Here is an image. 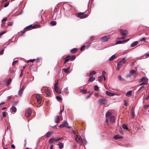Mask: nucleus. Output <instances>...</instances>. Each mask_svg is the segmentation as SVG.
Returning a JSON list of instances; mask_svg holds the SVG:
<instances>
[{
	"mask_svg": "<svg viewBox=\"0 0 149 149\" xmlns=\"http://www.w3.org/2000/svg\"><path fill=\"white\" fill-rule=\"evenodd\" d=\"M69 68H63V70L66 73H68L69 72Z\"/></svg>",
	"mask_w": 149,
	"mask_h": 149,
	"instance_id": "obj_34",
	"label": "nucleus"
},
{
	"mask_svg": "<svg viewBox=\"0 0 149 149\" xmlns=\"http://www.w3.org/2000/svg\"><path fill=\"white\" fill-rule=\"evenodd\" d=\"M149 107V105H146L145 106L144 108L145 109H147V108Z\"/></svg>",
	"mask_w": 149,
	"mask_h": 149,
	"instance_id": "obj_63",
	"label": "nucleus"
},
{
	"mask_svg": "<svg viewBox=\"0 0 149 149\" xmlns=\"http://www.w3.org/2000/svg\"><path fill=\"white\" fill-rule=\"evenodd\" d=\"M119 32L121 35L123 36H126L128 34V31L126 30H123V29H120Z\"/></svg>",
	"mask_w": 149,
	"mask_h": 149,
	"instance_id": "obj_6",
	"label": "nucleus"
},
{
	"mask_svg": "<svg viewBox=\"0 0 149 149\" xmlns=\"http://www.w3.org/2000/svg\"><path fill=\"white\" fill-rule=\"evenodd\" d=\"M5 33V31H3L1 32V33H0V36H1L2 35Z\"/></svg>",
	"mask_w": 149,
	"mask_h": 149,
	"instance_id": "obj_60",
	"label": "nucleus"
},
{
	"mask_svg": "<svg viewBox=\"0 0 149 149\" xmlns=\"http://www.w3.org/2000/svg\"><path fill=\"white\" fill-rule=\"evenodd\" d=\"M69 57L70 58V61H72L75 59L76 58V56L75 55H73L72 56H69Z\"/></svg>",
	"mask_w": 149,
	"mask_h": 149,
	"instance_id": "obj_23",
	"label": "nucleus"
},
{
	"mask_svg": "<svg viewBox=\"0 0 149 149\" xmlns=\"http://www.w3.org/2000/svg\"><path fill=\"white\" fill-rule=\"evenodd\" d=\"M56 97L59 100H62L61 98L59 96H57Z\"/></svg>",
	"mask_w": 149,
	"mask_h": 149,
	"instance_id": "obj_49",
	"label": "nucleus"
},
{
	"mask_svg": "<svg viewBox=\"0 0 149 149\" xmlns=\"http://www.w3.org/2000/svg\"><path fill=\"white\" fill-rule=\"evenodd\" d=\"M138 44V42L135 41L132 43L131 45V46L132 47H134L136 45H137Z\"/></svg>",
	"mask_w": 149,
	"mask_h": 149,
	"instance_id": "obj_25",
	"label": "nucleus"
},
{
	"mask_svg": "<svg viewBox=\"0 0 149 149\" xmlns=\"http://www.w3.org/2000/svg\"><path fill=\"white\" fill-rule=\"evenodd\" d=\"M109 36H105L101 38V40L103 42H106L108 40V39L110 38Z\"/></svg>",
	"mask_w": 149,
	"mask_h": 149,
	"instance_id": "obj_8",
	"label": "nucleus"
},
{
	"mask_svg": "<svg viewBox=\"0 0 149 149\" xmlns=\"http://www.w3.org/2000/svg\"><path fill=\"white\" fill-rule=\"evenodd\" d=\"M78 49L76 48H74L71 49L70 51V52L73 54H74L76 53Z\"/></svg>",
	"mask_w": 149,
	"mask_h": 149,
	"instance_id": "obj_14",
	"label": "nucleus"
},
{
	"mask_svg": "<svg viewBox=\"0 0 149 149\" xmlns=\"http://www.w3.org/2000/svg\"><path fill=\"white\" fill-rule=\"evenodd\" d=\"M53 134V132H48L45 135V137L47 138L50 137Z\"/></svg>",
	"mask_w": 149,
	"mask_h": 149,
	"instance_id": "obj_12",
	"label": "nucleus"
},
{
	"mask_svg": "<svg viewBox=\"0 0 149 149\" xmlns=\"http://www.w3.org/2000/svg\"><path fill=\"white\" fill-rule=\"evenodd\" d=\"M58 145L59 146V148L60 149H61L63 147L64 144L62 143L59 142L58 144Z\"/></svg>",
	"mask_w": 149,
	"mask_h": 149,
	"instance_id": "obj_20",
	"label": "nucleus"
},
{
	"mask_svg": "<svg viewBox=\"0 0 149 149\" xmlns=\"http://www.w3.org/2000/svg\"><path fill=\"white\" fill-rule=\"evenodd\" d=\"M132 91H129L126 94V95L128 97H130L132 95Z\"/></svg>",
	"mask_w": 149,
	"mask_h": 149,
	"instance_id": "obj_22",
	"label": "nucleus"
},
{
	"mask_svg": "<svg viewBox=\"0 0 149 149\" xmlns=\"http://www.w3.org/2000/svg\"><path fill=\"white\" fill-rule=\"evenodd\" d=\"M35 60H36V59H31L29 60H28L27 62V63H28L29 62H33Z\"/></svg>",
	"mask_w": 149,
	"mask_h": 149,
	"instance_id": "obj_43",
	"label": "nucleus"
},
{
	"mask_svg": "<svg viewBox=\"0 0 149 149\" xmlns=\"http://www.w3.org/2000/svg\"><path fill=\"white\" fill-rule=\"evenodd\" d=\"M45 92L46 94L48 96L50 95V91L48 89L45 90Z\"/></svg>",
	"mask_w": 149,
	"mask_h": 149,
	"instance_id": "obj_31",
	"label": "nucleus"
},
{
	"mask_svg": "<svg viewBox=\"0 0 149 149\" xmlns=\"http://www.w3.org/2000/svg\"><path fill=\"white\" fill-rule=\"evenodd\" d=\"M122 138V136H120L118 135H116L113 137V138L117 139H121Z\"/></svg>",
	"mask_w": 149,
	"mask_h": 149,
	"instance_id": "obj_30",
	"label": "nucleus"
},
{
	"mask_svg": "<svg viewBox=\"0 0 149 149\" xmlns=\"http://www.w3.org/2000/svg\"><path fill=\"white\" fill-rule=\"evenodd\" d=\"M86 47L85 45H83L82 47L80 48V50L81 51H83L85 47Z\"/></svg>",
	"mask_w": 149,
	"mask_h": 149,
	"instance_id": "obj_41",
	"label": "nucleus"
},
{
	"mask_svg": "<svg viewBox=\"0 0 149 149\" xmlns=\"http://www.w3.org/2000/svg\"><path fill=\"white\" fill-rule=\"evenodd\" d=\"M58 80L55 83V84L54 85V88H56L57 87H58L57 86V84H58Z\"/></svg>",
	"mask_w": 149,
	"mask_h": 149,
	"instance_id": "obj_48",
	"label": "nucleus"
},
{
	"mask_svg": "<svg viewBox=\"0 0 149 149\" xmlns=\"http://www.w3.org/2000/svg\"><path fill=\"white\" fill-rule=\"evenodd\" d=\"M6 112H2L3 117V118L6 117Z\"/></svg>",
	"mask_w": 149,
	"mask_h": 149,
	"instance_id": "obj_42",
	"label": "nucleus"
},
{
	"mask_svg": "<svg viewBox=\"0 0 149 149\" xmlns=\"http://www.w3.org/2000/svg\"><path fill=\"white\" fill-rule=\"evenodd\" d=\"M11 79H9L7 81V86H8L10 83L11 82Z\"/></svg>",
	"mask_w": 149,
	"mask_h": 149,
	"instance_id": "obj_38",
	"label": "nucleus"
},
{
	"mask_svg": "<svg viewBox=\"0 0 149 149\" xmlns=\"http://www.w3.org/2000/svg\"><path fill=\"white\" fill-rule=\"evenodd\" d=\"M131 113V118H134V111L133 110H132Z\"/></svg>",
	"mask_w": 149,
	"mask_h": 149,
	"instance_id": "obj_36",
	"label": "nucleus"
},
{
	"mask_svg": "<svg viewBox=\"0 0 149 149\" xmlns=\"http://www.w3.org/2000/svg\"><path fill=\"white\" fill-rule=\"evenodd\" d=\"M99 77L100 78V79H99L98 80L99 81H101V80L102 78V76H100Z\"/></svg>",
	"mask_w": 149,
	"mask_h": 149,
	"instance_id": "obj_59",
	"label": "nucleus"
},
{
	"mask_svg": "<svg viewBox=\"0 0 149 149\" xmlns=\"http://www.w3.org/2000/svg\"><path fill=\"white\" fill-rule=\"evenodd\" d=\"M32 112L31 109L30 108L28 109L25 112V116L27 117H29L31 115Z\"/></svg>",
	"mask_w": 149,
	"mask_h": 149,
	"instance_id": "obj_7",
	"label": "nucleus"
},
{
	"mask_svg": "<svg viewBox=\"0 0 149 149\" xmlns=\"http://www.w3.org/2000/svg\"><path fill=\"white\" fill-rule=\"evenodd\" d=\"M8 26H11L13 25V22H8Z\"/></svg>",
	"mask_w": 149,
	"mask_h": 149,
	"instance_id": "obj_50",
	"label": "nucleus"
},
{
	"mask_svg": "<svg viewBox=\"0 0 149 149\" xmlns=\"http://www.w3.org/2000/svg\"><path fill=\"white\" fill-rule=\"evenodd\" d=\"M118 79L119 80L122 81H125V80L120 75L118 77Z\"/></svg>",
	"mask_w": 149,
	"mask_h": 149,
	"instance_id": "obj_29",
	"label": "nucleus"
},
{
	"mask_svg": "<svg viewBox=\"0 0 149 149\" xmlns=\"http://www.w3.org/2000/svg\"><path fill=\"white\" fill-rule=\"evenodd\" d=\"M94 88L95 91H97L98 89V87L97 85H95L94 86Z\"/></svg>",
	"mask_w": 149,
	"mask_h": 149,
	"instance_id": "obj_45",
	"label": "nucleus"
},
{
	"mask_svg": "<svg viewBox=\"0 0 149 149\" xmlns=\"http://www.w3.org/2000/svg\"><path fill=\"white\" fill-rule=\"evenodd\" d=\"M63 118L62 116L57 115L56 116L55 118V122L56 123H59L61 120H62Z\"/></svg>",
	"mask_w": 149,
	"mask_h": 149,
	"instance_id": "obj_5",
	"label": "nucleus"
},
{
	"mask_svg": "<svg viewBox=\"0 0 149 149\" xmlns=\"http://www.w3.org/2000/svg\"><path fill=\"white\" fill-rule=\"evenodd\" d=\"M124 105L125 106H127V103L125 101Z\"/></svg>",
	"mask_w": 149,
	"mask_h": 149,
	"instance_id": "obj_62",
	"label": "nucleus"
},
{
	"mask_svg": "<svg viewBox=\"0 0 149 149\" xmlns=\"http://www.w3.org/2000/svg\"><path fill=\"white\" fill-rule=\"evenodd\" d=\"M40 61V59L38 58H37L36 59V62L39 63Z\"/></svg>",
	"mask_w": 149,
	"mask_h": 149,
	"instance_id": "obj_58",
	"label": "nucleus"
},
{
	"mask_svg": "<svg viewBox=\"0 0 149 149\" xmlns=\"http://www.w3.org/2000/svg\"><path fill=\"white\" fill-rule=\"evenodd\" d=\"M106 72L104 71H102V76H105L104 75V74H106Z\"/></svg>",
	"mask_w": 149,
	"mask_h": 149,
	"instance_id": "obj_61",
	"label": "nucleus"
},
{
	"mask_svg": "<svg viewBox=\"0 0 149 149\" xmlns=\"http://www.w3.org/2000/svg\"><path fill=\"white\" fill-rule=\"evenodd\" d=\"M23 70H21V73H20V77H22V76L23 75Z\"/></svg>",
	"mask_w": 149,
	"mask_h": 149,
	"instance_id": "obj_56",
	"label": "nucleus"
},
{
	"mask_svg": "<svg viewBox=\"0 0 149 149\" xmlns=\"http://www.w3.org/2000/svg\"><path fill=\"white\" fill-rule=\"evenodd\" d=\"M81 139V138L78 135H76V137L75 138V140L76 141V142H79V141H80Z\"/></svg>",
	"mask_w": 149,
	"mask_h": 149,
	"instance_id": "obj_16",
	"label": "nucleus"
},
{
	"mask_svg": "<svg viewBox=\"0 0 149 149\" xmlns=\"http://www.w3.org/2000/svg\"><path fill=\"white\" fill-rule=\"evenodd\" d=\"M40 27L39 25L35 24L33 26L32 24L26 27L24 29L23 31H22V34H23L26 32L25 30H31L32 29H35L38 28Z\"/></svg>",
	"mask_w": 149,
	"mask_h": 149,
	"instance_id": "obj_2",
	"label": "nucleus"
},
{
	"mask_svg": "<svg viewBox=\"0 0 149 149\" xmlns=\"http://www.w3.org/2000/svg\"><path fill=\"white\" fill-rule=\"evenodd\" d=\"M59 127L60 128L66 127L68 129L71 128L68 125V124L66 120H64L62 124L59 126Z\"/></svg>",
	"mask_w": 149,
	"mask_h": 149,
	"instance_id": "obj_4",
	"label": "nucleus"
},
{
	"mask_svg": "<svg viewBox=\"0 0 149 149\" xmlns=\"http://www.w3.org/2000/svg\"><path fill=\"white\" fill-rule=\"evenodd\" d=\"M86 47H87V48H88L90 45H89V43H88V42L86 44Z\"/></svg>",
	"mask_w": 149,
	"mask_h": 149,
	"instance_id": "obj_55",
	"label": "nucleus"
},
{
	"mask_svg": "<svg viewBox=\"0 0 149 149\" xmlns=\"http://www.w3.org/2000/svg\"><path fill=\"white\" fill-rule=\"evenodd\" d=\"M18 61H14L12 63V65H15L18 62Z\"/></svg>",
	"mask_w": 149,
	"mask_h": 149,
	"instance_id": "obj_52",
	"label": "nucleus"
},
{
	"mask_svg": "<svg viewBox=\"0 0 149 149\" xmlns=\"http://www.w3.org/2000/svg\"><path fill=\"white\" fill-rule=\"evenodd\" d=\"M96 74V72L94 71H92L90 72L89 74V76H91L93 75H95Z\"/></svg>",
	"mask_w": 149,
	"mask_h": 149,
	"instance_id": "obj_26",
	"label": "nucleus"
},
{
	"mask_svg": "<svg viewBox=\"0 0 149 149\" xmlns=\"http://www.w3.org/2000/svg\"><path fill=\"white\" fill-rule=\"evenodd\" d=\"M142 79H143V82H146V83H147V81H148V79L147 78L145 77H143L142 78Z\"/></svg>",
	"mask_w": 149,
	"mask_h": 149,
	"instance_id": "obj_37",
	"label": "nucleus"
},
{
	"mask_svg": "<svg viewBox=\"0 0 149 149\" xmlns=\"http://www.w3.org/2000/svg\"><path fill=\"white\" fill-rule=\"evenodd\" d=\"M106 94L107 95L110 96H113L114 95V94L110 93L107 91H106Z\"/></svg>",
	"mask_w": 149,
	"mask_h": 149,
	"instance_id": "obj_18",
	"label": "nucleus"
},
{
	"mask_svg": "<svg viewBox=\"0 0 149 149\" xmlns=\"http://www.w3.org/2000/svg\"><path fill=\"white\" fill-rule=\"evenodd\" d=\"M63 109L60 110V113H59V116H62V112H63Z\"/></svg>",
	"mask_w": 149,
	"mask_h": 149,
	"instance_id": "obj_53",
	"label": "nucleus"
},
{
	"mask_svg": "<svg viewBox=\"0 0 149 149\" xmlns=\"http://www.w3.org/2000/svg\"><path fill=\"white\" fill-rule=\"evenodd\" d=\"M54 90L55 92L58 94H60L61 93V90L58 87H57L56 88H54Z\"/></svg>",
	"mask_w": 149,
	"mask_h": 149,
	"instance_id": "obj_13",
	"label": "nucleus"
},
{
	"mask_svg": "<svg viewBox=\"0 0 149 149\" xmlns=\"http://www.w3.org/2000/svg\"><path fill=\"white\" fill-rule=\"evenodd\" d=\"M126 58L125 57H124L122 59V60H121V61H122V62L123 63H125L126 62V61L125 60Z\"/></svg>",
	"mask_w": 149,
	"mask_h": 149,
	"instance_id": "obj_40",
	"label": "nucleus"
},
{
	"mask_svg": "<svg viewBox=\"0 0 149 149\" xmlns=\"http://www.w3.org/2000/svg\"><path fill=\"white\" fill-rule=\"evenodd\" d=\"M147 83H146V82H143L139 86H143L144 85H146L147 84Z\"/></svg>",
	"mask_w": 149,
	"mask_h": 149,
	"instance_id": "obj_46",
	"label": "nucleus"
},
{
	"mask_svg": "<svg viewBox=\"0 0 149 149\" xmlns=\"http://www.w3.org/2000/svg\"><path fill=\"white\" fill-rule=\"evenodd\" d=\"M146 39L144 38H141V40H140L141 41H143V40H145Z\"/></svg>",
	"mask_w": 149,
	"mask_h": 149,
	"instance_id": "obj_64",
	"label": "nucleus"
},
{
	"mask_svg": "<svg viewBox=\"0 0 149 149\" xmlns=\"http://www.w3.org/2000/svg\"><path fill=\"white\" fill-rule=\"evenodd\" d=\"M54 141V137L52 138L49 141V143H53Z\"/></svg>",
	"mask_w": 149,
	"mask_h": 149,
	"instance_id": "obj_33",
	"label": "nucleus"
},
{
	"mask_svg": "<svg viewBox=\"0 0 149 149\" xmlns=\"http://www.w3.org/2000/svg\"><path fill=\"white\" fill-rule=\"evenodd\" d=\"M116 57L115 55H112L109 59V61H113L114 59Z\"/></svg>",
	"mask_w": 149,
	"mask_h": 149,
	"instance_id": "obj_32",
	"label": "nucleus"
},
{
	"mask_svg": "<svg viewBox=\"0 0 149 149\" xmlns=\"http://www.w3.org/2000/svg\"><path fill=\"white\" fill-rule=\"evenodd\" d=\"M7 18H5L2 20V22L3 23V25H4V23H3V22L4 21H6L7 20Z\"/></svg>",
	"mask_w": 149,
	"mask_h": 149,
	"instance_id": "obj_51",
	"label": "nucleus"
},
{
	"mask_svg": "<svg viewBox=\"0 0 149 149\" xmlns=\"http://www.w3.org/2000/svg\"><path fill=\"white\" fill-rule=\"evenodd\" d=\"M69 55H68L66 57L64 58V64H65L69 60H70Z\"/></svg>",
	"mask_w": 149,
	"mask_h": 149,
	"instance_id": "obj_21",
	"label": "nucleus"
},
{
	"mask_svg": "<svg viewBox=\"0 0 149 149\" xmlns=\"http://www.w3.org/2000/svg\"><path fill=\"white\" fill-rule=\"evenodd\" d=\"M36 97L37 100V103L38 104H40L42 102L41 97V96L39 95L38 94L36 95Z\"/></svg>",
	"mask_w": 149,
	"mask_h": 149,
	"instance_id": "obj_9",
	"label": "nucleus"
},
{
	"mask_svg": "<svg viewBox=\"0 0 149 149\" xmlns=\"http://www.w3.org/2000/svg\"><path fill=\"white\" fill-rule=\"evenodd\" d=\"M106 119L105 121L106 124H109L108 119L111 123H114L115 122L114 117L112 116V113L111 111H108L106 114Z\"/></svg>",
	"mask_w": 149,
	"mask_h": 149,
	"instance_id": "obj_1",
	"label": "nucleus"
},
{
	"mask_svg": "<svg viewBox=\"0 0 149 149\" xmlns=\"http://www.w3.org/2000/svg\"><path fill=\"white\" fill-rule=\"evenodd\" d=\"M123 63L122 62V61H119L118 62L117 64V66L116 68V70H119L121 67Z\"/></svg>",
	"mask_w": 149,
	"mask_h": 149,
	"instance_id": "obj_10",
	"label": "nucleus"
},
{
	"mask_svg": "<svg viewBox=\"0 0 149 149\" xmlns=\"http://www.w3.org/2000/svg\"><path fill=\"white\" fill-rule=\"evenodd\" d=\"M81 92H82L84 94H85L87 93V91L86 89L82 90L81 91Z\"/></svg>",
	"mask_w": 149,
	"mask_h": 149,
	"instance_id": "obj_39",
	"label": "nucleus"
},
{
	"mask_svg": "<svg viewBox=\"0 0 149 149\" xmlns=\"http://www.w3.org/2000/svg\"><path fill=\"white\" fill-rule=\"evenodd\" d=\"M56 22L55 21H52L50 23V25L52 26H54L56 25Z\"/></svg>",
	"mask_w": 149,
	"mask_h": 149,
	"instance_id": "obj_24",
	"label": "nucleus"
},
{
	"mask_svg": "<svg viewBox=\"0 0 149 149\" xmlns=\"http://www.w3.org/2000/svg\"><path fill=\"white\" fill-rule=\"evenodd\" d=\"M9 4V2H8L5 4L4 5V7H7Z\"/></svg>",
	"mask_w": 149,
	"mask_h": 149,
	"instance_id": "obj_54",
	"label": "nucleus"
},
{
	"mask_svg": "<svg viewBox=\"0 0 149 149\" xmlns=\"http://www.w3.org/2000/svg\"><path fill=\"white\" fill-rule=\"evenodd\" d=\"M123 42H123V41H117L116 42V44H121V43H123Z\"/></svg>",
	"mask_w": 149,
	"mask_h": 149,
	"instance_id": "obj_44",
	"label": "nucleus"
},
{
	"mask_svg": "<svg viewBox=\"0 0 149 149\" xmlns=\"http://www.w3.org/2000/svg\"><path fill=\"white\" fill-rule=\"evenodd\" d=\"M99 101V103L101 104H106L107 103V101L105 99H100Z\"/></svg>",
	"mask_w": 149,
	"mask_h": 149,
	"instance_id": "obj_11",
	"label": "nucleus"
},
{
	"mask_svg": "<svg viewBox=\"0 0 149 149\" xmlns=\"http://www.w3.org/2000/svg\"><path fill=\"white\" fill-rule=\"evenodd\" d=\"M10 72L12 74L14 73V71L13 69V68H10Z\"/></svg>",
	"mask_w": 149,
	"mask_h": 149,
	"instance_id": "obj_47",
	"label": "nucleus"
},
{
	"mask_svg": "<svg viewBox=\"0 0 149 149\" xmlns=\"http://www.w3.org/2000/svg\"><path fill=\"white\" fill-rule=\"evenodd\" d=\"M11 110L12 111V112H13L14 113H15L17 111V109L16 107L15 106L12 107L11 108Z\"/></svg>",
	"mask_w": 149,
	"mask_h": 149,
	"instance_id": "obj_28",
	"label": "nucleus"
},
{
	"mask_svg": "<svg viewBox=\"0 0 149 149\" xmlns=\"http://www.w3.org/2000/svg\"><path fill=\"white\" fill-rule=\"evenodd\" d=\"M130 73L131 74H135V75H138V73H136V71L134 70H131L130 71Z\"/></svg>",
	"mask_w": 149,
	"mask_h": 149,
	"instance_id": "obj_19",
	"label": "nucleus"
},
{
	"mask_svg": "<svg viewBox=\"0 0 149 149\" xmlns=\"http://www.w3.org/2000/svg\"><path fill=\"white\" fill-rule=\"evenodd\" d=\"M94 37L93 36L91 37L89 40V41L88 42V43H89V45H90L91 43V42L93 41L94 40Z\"/></svg>",
	"mask_w": 149,
	"mask_h": 149,
	"instance_id": "obj_15",
	"label": "nucleus"
},
{
	"mask_svg": "<svg viewBox=\"0 0 149 149\" xmlns=\"http://www.w3.org/2000/svg\"><path fill=\"white\" fill-rule=\"evenodd\" d=\"M122 127L124 130H127L128 129L127 126L125 124H123L122 125Z\"/></svg>",
	"mask_w": 149,
	"mask_h": 149,
	"instance_id": "obj_35",
	"label": "nucleus"
},
{
	"mask_svg": "<svg viewBox=\"0 0 149 149\" xmlns=\"http://www.w3.org/2000/svg\"><path fill=\"white\" fill-rule=\"evenodd\" d=\"M95 79V77L93 76L89 78L88 80V82H92L93 81H94Z\"/></svg>",
	"mask_w": 149,
	"mask_h": 149,
	"instance_id": "obj_27",
	"label": "nucleus"
},
{
	"mask_svg": "<svg viewBox=\"0 0 149 149\" xmlns=\"http://www.w3.org/2000/svg\"><path fill=\"white\" fill-rule=\"evenodd\" d=\"M88 15L85 14L84 13H77L76 16L81 19L86 18L87 17Z\"/></svg>",
	"mask_w": 149,
	"mask_h": 149,
	"instance_id": "obj_3",
	"label": "nucleus"
},
{
	"mask_svg": "<svg viewBox=\"0 0 149 149\" xmlns=\"http://www.w3.org/2000/svg\"><path fill=\"white\" fill-rule=\"evenodd\" d=\"M24 90V86H23L22 88H21L19 91L18 92V94L20 95H21L23 91Z\"/></svg>",
	"mask_w": 149,
	"mask_h": 149,
	"instance_id": "obj_17",
	"label": "nucleus"
},
{
	"mask_svg": "<svg viewBox=\"0 0 149 149\" xmlns=\"http://www.w3.org/2000/svg\"><path fill=\"white\" fill-rule=\"evenodd\" d=\"M4 49H3L0 51V55H1L3 54Z\"/></svg>",
	"mask_w": 149,
	"mask_h": 149,
	"instance_id": "obj_57",
	"label": "nucleus"
}]
</instances>
